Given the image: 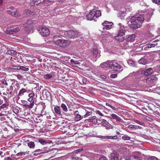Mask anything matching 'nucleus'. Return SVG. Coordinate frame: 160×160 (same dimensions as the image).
Segmentation results:
<instances>
[{"mask_svg": "<svg viewBox=\"0 0 160 160\" xmlns=\"http://www.w3.org/2000/svg\"><path fill=\"white\" fill-rule=\"evenodd\" d=\"M144 20L142 14H138L132 16L128 23L130 27L134 29H136L141 27L142 22Z\"/></svg>", "mask_w": 160, "mask_h": 160, "instance_id": "1", "label": "nucleus"}, {"mask_svg": "<svg viewBox=\"0 0 160 160\" xmlns=\"http://www.w3.org/2000/svg\"><path fill=\"white\" fill-rule=\"evenodd\" d=\"M63 32L64 33L65 37L72 38H77L79 35V32L77 31L69 30L68 31H64Z\"/></svg>", "mask_w": 160, "mask_h": 160, "instance_id": "2", "label": "nucleus"}, {"mask_svg": "<svg viewBox=\"0 0 160 160\" xmlns=\"http://www.w3.org/2000/svg\"><path fill=\"white\" fill-rule=\"evenodd\" d=\"M109 67L111 69L115 71H119L122 68V67L120 64L112 61L109 62Z\"/></svg>", "mask_w": 160, "mask_h": 160, "instance_id": "3", "label": "nucleus"}, {"mask_svg": "<svg viewBox=\"0 0 160 160\" xmlns=\"http://www.w3.org/2000/svg\"><path fill=\"white\" fill-rule=\"evenodd\" d=\"M7 11L9 14L12 16L16 17L20 16V14L17 11V9L13 7L8 8Z\"/></svg>", "mask_w": 160, "mask_h": 160, "instance_id": "4", "label": "nucleus"}, {"mask_svg": "<svg viewBox=\"0 0 160 160\" xmlns=\"http://www.w3.org/2000/svg\"><path fill=\"white\" fill-rule=\"evenodd\" d=\"M38 31L41 35L43 37H46L50 33L49 29L45 27L40 28Z\"/></svg>", "mask_w": 160, "mask_h": 160, "instance_id": "5", "label": "nucleus"}, {"mask_svg": "<svg viewBox=\"0 0 160 160\" xmlns=\"http://www.w3.org/2000/svg\"><path fill=\"white\" fill-rule=\"evenodd\" d=\"M147 109L150 112L152 111L153 113H155L156 114H158L159 112H158V110L159 109L158 108L156 107L152 103H150L147 106Z\"/></svg>", "mask_w": 160, "mask_h": 160, "instance_id": "6", "label": "nucleus"}, {"mask_svg": "<svg viewBox=\"0 0 160 160\" xmlns=\"http://www.w3.org/2000/svg\"><path fill=\"white\" fill-rule=\"evenodd\" d=\"M102 25L103 26V29L109 30L112 28L113 23L112 22L105 21L102 23Z\"/></svg>", "mask_w": 160, "mask_h": 160, "instance_id": "7", "label": "nucleus"}, {"mask_svg": "<svg viewBox=\"0 0 160 160\" xmlns=\"http://www.w3.org/2000/svg\"><path fill=\"white\" fill-rule=\"evenodd\" d=\"M63 35L62 34L59 35H56L53 37V42L57 46H59V44L60 43L62 38L60 37V36H63Z\"/></svg>", "mask_w": 160, "mask_h": 160, "instance_id": "8", "label": "nucleus"}, {"mask_svg": "<svg viewBox=\"0 0 160 160\" xmlns=\"http://www.w3.org/2000/svg\"><path fill=\"white\" fill-rule=\"evenodd\" d=\"M33 23V20L31 19L27 21L26 25L25 26V30L27 33H29L30 32V29L32 28V24Z\"/></svg>", "mask_w": 160, "mask_h": 160, "instance_id": "9", "label": "nucleus"}, {"mask_svg": "<svg viewBox=\"0 0 160 160\" xmlns=\"http://www.w3.org/2000/svg\"><path fill=\"white\" fill-rule=\"evenodd\" d=\"M102 120L101 124L102 126L104 127L106 129H109L113 128V126L110 124L106 120L103 119Z\"/></svg>", "mask_w": 160, "mask_h": 160, "instance_id": "10", "label": "nucleus"}, {"mask_svg": "<svg viewBox=\"0 0 160 160\" xmlns=\"http://www.w3.org/2000/svg\"><path fill=\"white\" fill-rule=\"evenodd\" d=\"M157 78L154 76H151L148 78L146 80V82L149 84L155 85L156 82L157 81Z\"/></svg>", "mask_w": 160, "mask_h": 160, "instance_id": "11", "label": "nucleus"}, {"mask_svg": "<svg viewBox=\"0 0 160 160\" xmlns=\"http://www.w3.org/2000/svg\"><path fill=\"white\" fill-rule=\"evenodd\" d=\"M60 43L59 46L63 48H66L70 44V42L68 40L62 39Z\"/></svg>", "mask_w": 160, "mask_h": 160, "instance_id": "12", "label": "nucleus"}, {"mask_svg": "<svg viewBox=\"0 0 160 160\" xmlns=\"http://www.w3.org/2000/svg\"><path fill=\"white\" fill-rule=\"evenodd\" d=\"M109 157L111 160H119V154L116 152L111 153Z\"/></svg>", "mask_w": 160, "mask_h": 160, "instance_id": "13", "label": "nucleus"}, {"mask_svg": "<svg viewBox=\"0 0 160 160\" xmlns=\"http://www.w3.org/2000/svg\"><path fill=\"white\" fill-rule=\"evenodd\" d=\"M22 102L23 104V106L27 108H31L34 105V102H29L27 101L23 100Z\"/></svg>", "mask_w": 160, "mask_h": 160, "instance_id": "14", "label": "nucleus"}, {"mask_svg": "<svg viewBox=\"0 0 160 160\" xmlns=\"http://www.w3.org/2000/svg\"><path fill=\"white\" fill-rule=\"evenodd\" d=\"M91 52L94 57L99 58L100 55V51L96 48H93L91 51Z\"/></svg>", "mask_w": 160, "mask_h": 160, "instance_id": "15", "label": "nucleus"}, {"mask_svg": "<svg viewBox=\"0 0 160 160\" xmlns=\"http://www.w3.org/2000/svg\"><path fill=\"white\" fill-rule=\"evenodd\" d=\"M118 27L119 28L118 33L119 34H122V35H124L125 33V28L123 25L120 23L118 24Z\"/></svg>", "mask_w": 160, "mask_h": 160, "instance_id": "16", "label": "nucleus"}, {"mask_svg": "<svg viewBox=\"0 0 160 160\" xmlns=\"http://www.w3.org/2000/svg\"><path fill=\"white\" fill-rule=\"evenodd\" d=\"M135 35L132 34L130 35H127L125 38V40L128 42H133L135 40Z\"/></svg>", "mask_w": 160, "mask_h": 160, "instance_id": "17", "label": "nucleus"}, {"mask_svg": "<svg viewBox=\"0 0 160 160\" xmlns=\"http://www.w3.org/2000/svg\"><path fill=\"white\" fill-rule=\"evenodd\" d=\"M93 9L90 11L89 14L86 15L87 19L88 20H92L94 19L95 17Z\"/></svg>", "mask_w": 160, "mask_h": 160, "instance_id": "18", "label": "nucleus"}, {"mask_svg": "<svg viewBox=\"0 0 160 160\" xmlns=\"http://www.w3.org/2000/svg\"><path fill=\"white\" fill-rule=\"evenodd\" d=\"M99 137L104 139H113L114 140L118 139V138L117 135L113 136H100Z\"/></svg>", "mask_w": 160, "mask_h": 160, "instance_id": "19", "label": "nucleus"}, {"mask_svg": "<svg viewBox=\"0 0 160 160\" xmlns=\"http://www.w3.org/2000/svg\"><path fill=\"white\" fill-rule=\"evenodd\" d=\"M19 28H16L10 29L9 30H8L6 31V32L7 33L11 34H13L14 32H18L19 31Z\"/></svg>", "mask_w": 160, "mask_h": 160, "instance_id": "20", "label": "nucleus"}, {"mask_svg": "<svg viewBox=\"0 0 160 160\" xmlns=\"http://www.w3.org/2000/svg\"><path fill=\"white\" fill-rule=\"evenodd\" d=\"M124 35H122V34H119V33H118V35L115 37V38L119 42H122L124 39L123 37Z\"/></svg>", "mask_w": 160, "mask_h": 160, "instance_id": "21", "label": "nucleus"}, {"mask_svg": "<svg viewBox=\"0 0 160 160\" xmlns=\"http://www.w3.org/2000/svg\"><path fill=\"white\" fill-rule=\"evenodd\" d=\"M45 107H43L42 110L41 111V114H37L36 115L35 117H34V118L35 119H37V117H38V118H40L41 116H44L45 115H46V112L45 110Z\"/></svg>", "mask_w": 160, "mask_h": 160, "instance_id": "22", "label": "nucleus"}, {"mask_svg": "<svg viewBox=\"0 0 160 160\" xmlns=\"http://www.w3.org/2000/svg\"><path fill=\"white\" fill-rule=\"evenodd\" d=\"M24 12L28 16L30 17H31L35 14L34 12L31 11L28 9H26L25 10Z\"/></svg>", "mask_w": 160, "mask_h": 160, "instance_id": "23", "label": "nucleus"}, {"mask_svg": "<svg viewBox=\"0 0 160 160\" xmlns=\"http://www.w3.org/2000/svg\"><path fill=\"white\" fill-rule=\"evenodd\" d=\"M128 41H127L126 40L123 41L121 44V46L124 49H125L128 48L129 47L128 43L127 42Z\"/></svg>", "mask_w": 160, "mask_h": 160, "instance_id": "24", "label": "nucleus"}, {"mask_svg": "<svg viewBox=\"0 0 160 160\" xmlns=\"http://www.w3.org/2000/svg\"><path fill=\"white\" fill-rule=\"evenodd\" d=\"M111 119H115L117 122H120L121 120V118L116 114H111Z\"/></svg>", "mask_w": 160, "mask_h": 160, "instance_id": "25", "label": "nucleus"}, {"mask_svg": "<svg viewBox=\"0 0 160 160\" xmlns=\"http://www.w3.org/2000/svg\"><path fill=\"white\" fill-rule=\"evenodd\" d=\"M138 63L143 65H145L148 63V59L144 58H143L140 59L138 61Z\"/></svg>", "mask_w": 160, "mask_h": 160, "instance_id": "26", "label": "nucleus"}, {"mask_svg": "<svg viewBox=\"0 0 160 160\" xmlns=\"http://www.w3.org/2000/svg\"><path fill=\"white\" fill-rule=\"evenodd\" d=\"M45 152H43L42 149H38L35 150L33 153V155L34 156H38L40 154L44 153Z\"/></svg>", "mask_w": 160, "mask_h": 160, "instance_id": "27", "label": "nucleus"}, {"mask_svg": "<svg viewBox=\"0 0 160 160\" xmlns=\"http://www.w3.org/2000/svg\"><path fill=\"white\" fill-rule=\"evenodd\" d=\"M26 142H27L28 146L31 149H33L35 147V144L34 142L32 141L30 142L28 140Z\"/></svg>", "mask_w": 160, "mask_h": 160, "instance_id": "28", "label": "nucleus"}, {"mask_svg": "<svg viewBox=\"0 0 160 160\" xmlns=\"http://www.w3.org/2000/svg\"><path fill=\"white\" fill-rule=\"evenodd\" d=\"M93 10L94 14V17L96 18H98L101 15V11L99 10H96L95 9H93Z\"/></svg>", "mask_w": 160, "mask_h": 160, "instance_id": "29", "label": "nucleus"}, {"mask_svg": "<svg viewBox=\"0 0 160 160\" xmlns=\"http://www.w3.org/2000/svg\"><path fill=\"white\" fill-rule=\"evenodd\" d=\"M54 111L55 113L58 115H60L61 113L60 107L58 106H56L54 108Z\"/></svg>", "mask_w": 160, "mask_h": 160, "instance_id": "30", "label": "nucleus"}, {"mask_svg": "<svg viewBox=\"0 0 160 160\" xmlns=\"http://www.w3.org/2000/svg\"><path fill=\"white\" fill-rule=\"evenodd\" d=\"M6 54L8 55H11L14 56L17 54V52L13 50H9L7 51L6 52Z\"/></svg>", "mask_w": 160, "mask_h": 160, "instance_id": "31", "label": "nucleus"}, {"mask_svg": "<svg viewBox=\"0 0 160 160\" xmlns=\"http://www.w3.org/2000/svg\"><path fill=\"white\" fill-rule=\"evenodd\" d=\"M41 2L40 0H31V3L32 5H37Z\"/></svg>", "mask_w": 160, "mask_h": 160, "instance_id": "32", "label": "nucleus"}, {"mask_svg": "<svg viewBox=\"0 0 160 160\" xmlns=\"http://www.w3.org/2000/svg\"><path fill=\"white\" fill-rule=\"evenodd\" d=\"M153 72V70L150 68L146 70V73H144L146 75H150Z\"/></svg>", "mask_w": 160, "mask_h": 160, "instance_id": "33", "label": "nucleus"}, {"mask_svg": "<svg viewBox=\"0 0 160 160\" xmlns=\"http://www.w3.org/2000/svg\"><path fill=\"white\" fill-rule=\"evenodd\" d=\"M100 119H97L95 118H90L89 119V122H92L94 124H95L97 123V120H99Z\"/></svg>", "mask_w": 160, "mask_h": 160, "instance_id": "34", "label": "nucleus"}, {"mask_svg": "<svg viewBox=\"0 0 160 160\" xmlns=\"http://www.w3.org/2000/svg\"><path fill=\"white\" fill-rule=\"evenodd\" d=\"M19 66H15V65H10L9 68L10 69L14 70H19Z\"/></svg>", "mask_w": 160, "mask_h": 160, "instance_id": "35", "label": "nucleus"}, {"mask_svg": "<svg viewBox=\"0 0 160 160\" xmlns=\"http://www.w3.org/2000/svg\"><path fill=\"white\" fill-rule=\"evenodd\" d=\"M20 69L22 71H27L29 70L28 68H26L23 66H19V70Z\"/></svg>", "mask_w": 160, "mask_h": 160, "instance_id": "36", "label": "nucleus"}, {"mask_svg": "<svg viewBox=\"0 0 160 160\" xmlns=\"http://www.w3.org/2000/svg\"><path fill=\"white\" fill-rule=\"evenodd\" d=\"M127 62L129 65L131 66H134L135 65V62L132 60L129 59L127 61Z\"/></svg>", "mask_w": 160, "mask_h": 160, "instance_id": "37", "label": "nucleus"}, {"mask_svg": "<svg viewBox=\"0 0 160 160\" xmlns=\"http://www.w3.org/2000/svg\"><path fill=\"white\" fill-rule=\"evenodd\" d=\"M131 160H139L140 158L138 156H135L134 155H130Z\"/></svg>", "mask_w": 160, "mask_h": 160, "instance_id": "38", "label": "nucleus"}, {"mask_svg": "<svg viewBox=\"0 0 160 160\" xmlns=\"http://www.w3.org/2000/svg\"><path fill=\"white\" fill-rule=\"evenodd\" d=\"M120 160H131L130 156H123L121 158Z\"/></svg>", "mask_w": 160, "mask_h": 160, "instance_id": "39", "label": "nucleus"}, {"mask_svg": "<svg viewBox=\"0 0 160 160\" xmlns=\"http://www.w3.org/2000/svg\"><path fill=\"white\" fill-rule=\"evenodd\" d=\"M27 91L24 88H22L20 90L18 93V95L21 96L23 94V93Z\"/></svg>", "mask_w": 160, "mask_h": 160, "instance_id": "40", "label": "nucleus"}, {"mask_svg": "<svg viewBox=\"0 0 160 160\" xmlns=\"http://www.w3.org/2000/svg\"><path fill=\"white\" fill-rule=\"evenodd\" d=\"M123 136L122 137V139L124 140H130L131 138L128 136L127 134H123Z\"/></svg>", "mask_w": 160, "mask_h": 160, "instance_id": "41", "label": "nucleus"}, {"mask_svg": "<svg viewBox=\"0 0 160 160\" xmlns=\"http://www.w3.org/2000/svg\"><path fill=\"white\" fill-rule=\"evenodd\" d=\"M109 62L108 63L106 62H103L101 64L100 66L102 68L109 67Z\"/></svg>", "mask_w": 160, "mask_h": 160, "instance_id": "42", "label": "nucleus"}, {"mask_svg": "<svg viewBox=\"0 0 160 160\" xmlns=\"http://www.w3.org/2000/svg\"><path fill=\"white\" fill-rule=\"evenodd\" d=\"M61 107L63 110L65 112L68 111V108L66 106L64 103H62L61 105Z\"/></svg>", "mask_w": 160, "mask_h": 160, "instance_id": "43", "label": "nucleus"}, {"mask_svg": "<svg viewBox=\"0 0 160 160\" xmlns=\"http://www.w3.org/2000/svg\"><path fill=\"white\" fill-rule=\"evenodd\" d=\"M128 128L131 129L132 130H134L137 129V125H129L128 126Z\"/></svg>", "mask_w": 160, "mask_h": 160, "instance_id": "44", "label": "nucleus"}, {"mask_svg": "<svg viewBox=\"0 0 160 160\" xmlns=\"http://www.w3.org/2000/svg\"><path fill=\"white\" fill-rule=\"evenodd\" d=\"M157 45V43H156V44L154 43H149L147 45L146 47H148V48H150L154 47L155 46Z\"/></svg>", "mask_w": 160, "mask_h": 160, "instance_id": "45", "label": "nucleus"}, {"mask_svg": "<svg viewBox=\"0 0 160 160\" xmlns=\"http://www.w3.org/2000/svg\"><path fill=\"white\" fill-rule=\"evenodd\" d=\"M52 77V75L51 74H47L44 75V78L46 79H49Z\"/></svg>", "mask_w": 160, "mask_h": 160, "instance_id": "46", "label": "nucleus"}, {"mask_svg": "<svg viewBox=\"0 0 160 160\" xmlns=\"http://www.w3.org/2000/svg\"><path fill=\"white\" fill-rule=\"evenodd\" d=\"M101 94L102 95L106 97H108L109 96V93L106 91H102L101 92Z\"/></svg>", "mask_w": 160, "mask_h": 160, "instance_id": "47", "label": "nucleus"}, {"mask_svg": "<svg viewBox=\"0 0 160 160\" xmlns=\"http://www.w3.org/2000/svg\"><path fill=\"white\" fill-rule=\"evenodd\" d=\"M95 112L97 115H99L100 116L102 117L104 116V115L99 110H96L95 111Z\"/></svg>", "mask_w": 160, "mask_h": 160, "instance_id": "48", "label": "nucleus"}, {"mask_svg": "<svg viewBox=\"0 0 160 160\" xmlns=\"http://www.w3.org/2000/svg\"><path fill=\"white\" fill-rule=\"evenodd\" d=\"M135 122L141 125L144 126L145 125V124L144 122H140L138 120H135Z\"/></svg>", "mask_w": 160, "mask_h": 160, "instance_id": "49", "label": "nucleus"}, {"mask_svg": "<svg viewBox=\"0 0 160 160\" xmlns=\"http://www.w3.org/2000/svg\"><path fill=\"white\" fill-rule=\"evenodd\" d=\"M37 114H35L34 116V119L35 122H37V123H38L41 121V118H38V117H37V119H35L34 118V117Z\"/></svg>", "mask_w": 160, "mask_h": 160, "instance_id": "50", "label": "nucleus"}, {"mask_svg": "<svg viewBox=\"0 0 160 160\" xmlns=\"http://www.w3.org/2000/svg\"><path fill=\"white\" fill-rule=\"evenodd\" d=\"M81 116L78 114H77L76 117V119L77 121H78L81 119Z\"/></svg>", "mask_w": 160, "mask_h": 160, "instance_id": "51", "label": "nucleus"}, {"mask_svg": "<svg viewBox=\"0 0 160 160\" xmlns=\"http://www.w3.org/2000/svg\"><path fill=\"white\" fill-rule=\"evenodd\" d=\"M152 2L158 5H159L160 7V0H152Z\"/></svg>", "mask_w": 160, "mask_h": 160, "instance_id": "52", "label": "nucleus"}, {"mask_svg": "<svg viewBox=\"0 0 160 160\" xmlns=\"http://www.w3.org/2000/svg\"><path fill=\"white\" fill-rule=\"evenodd\" d=\"M38 141L42 145H44L46 143V142L43 139H39Z\"/></svg>", "mask_w": 160, "mask_h": 160, "instance_id": "53", "label": "nucleus"}, {"mask_svg": "<svg viewBox=\"0 0 160 160\" xmlns=\"http://www.w3.org/2000/svg\"><path fill=\"white\" fill-rule=\"evenodd\" d=\"M12 110L13 112L16 114L18 113L19 111L18 109L16 108H13L12 109Z\"/></svg>", "mask_w": 160, "mask_h": 160, "instance_id": "54", "label": "nucleus"}, {"mask_svg": "<svg viewBox=\"0 0 160 160\" xmlns=\"http://www.w3.org/2000/svg\"><path fill=\"white\" fill-rule=\"evenodd\" d=\"M106 105L108 106L109 107H110L112 109H113L114 110H116V108L115 107L109 104H108L107 103H106Z\"/></svg>", "mask_w": 160, "mask_h": 160, "instance_id": "55", "label": "nucleus"}, {"mask_svg": "<svg viewBox=\"0 0 160 160\" xmlns=\"http://www.w3.org/2000/svg\"><path fill=\"white\" fill-rule=\"evenodd\" d=\"M99 160H108L107 158L104 156H103L99 159Z\"/></svg>", "mask_w": 160, "mask_h": 160, "instance_id": "56", "label": "nucleus"}, {"mask_svg": "<svg viewBox=\"0 0 160 160\" xmlns=\"http://www.w3.org/2000/svg\"><path fill=\"white\" fill-rule=\"evenodd\" d=\"M148 160H159L157 158L153 156L151 157L150 158H149Z\"/></svg>", "mask_w": 160, "mask_h": 160, "instance_id": "57", "label": "nucleus"}, {"mask_svg": "<svg viewBox=\"0 0 160 160\" xmlns=\"http://www.w3.org/2000/svg\"><path fill=\"white\" fill-rule=\"evenodd\" d=\"M35 95L34 93H31L29 94L28 97L30 98H33V97H34Z\"/></svg>", "mask_w": 160, "mask_h": 160, "instance_id": "58", "label": "nucleus"}, {"mask_svg": "<svg viewBox=\"0 0 160 160\" xmlns=\"http://www.w3.org/2000/svg\"><path fill=\"white\" fill-rule=\"evenodd\" d=\"M91 112H87L86 114L84 115L85 117H87L91 115Z\"/></svg>", "mask_w": 160, "mask_h": 160, "instance_id": "59", "label": "nucleus"}, {"mask_svg": "<svg viewBox=\"0 0 160 160\" xmlns=\"http://www.w3.org/2000/svg\"><path fill=\"white\" fill-rule=\"evenodd\" d=\"M1 83L6 86H8V84L7 82L5 80H2L1 81Z\"/></svg>", "mask_w": 160, "mask_h": 160, "instance_id": "60", "label": "nucleus"}, {"mask_svg": "<svg viewBox=\"0 0 160 160\" xmlns=\"http://www.w3.org/2000/svg\"><path fill=\"white\" fill-rule=\"evenodd\" d=\"M6 91H7V94H11L12 93V91H10V90L8 89V88H7L6 90Z\"/></svg>", "mask_w": 160, "mask_h": 160, "instance_id": "61", "label": "nucleus"}, {"mask_svg": "<svg viewBox=\"0 0 160 160\" xmlns=\"http://www.w3.org/2000/svg\"><path fill=\"white\" fill-rule=\"evenodd\" d=\"M117 74H112L111 75L110 78H115L117 77Z\"/></svg>", "mask_w": 160, "mask_h": 160, "instance_id": "62", "label": "nucleus"}, {"mask_svg": "<svg viewBox=\"0 0 160 160\" xmlns=\"http://www.w3.org/2000/svg\"><path fill=\"white\" fill-rule=\"evenodd\" d=\"M17 77L18 78L19 80L21 79L23 77L21 75H18L17 76Z\"/></svg>", "mask_w": 160, "mask_h": 160, "instance_id": "63", "label": "nucleus"}, {"mask_svg": "<svg viewBox=\"0 0 160 160\" xmlns=\"http://www.w3.org/2000/svg\"><path fill=\"white\" fill-rule=\"evenodd\" d=\"M6 104L5 103L3 104L0 107V109L6 107Z\"/></svg>", "mask_w": 160, "mask_h": 160, "instance_id": "64", "label": "nucleus"}]
</instances>
